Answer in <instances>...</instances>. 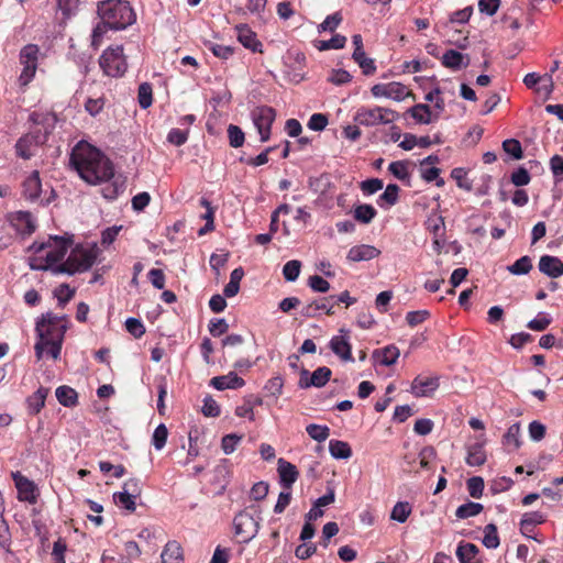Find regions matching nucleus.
<instances>
[{
  "instance_id": "f257e3e1",
  "label": "nucleus",
  "mask_w": 563,
  "mask_h": 563,
  "mask_svg": "<svg viewBox=\"0 0 563 563\" xmlns=\"http://www.w3.org/2000/svg\"><path fill=\"white\" fill-rule=\"evenodd\" d=\"M70 164L88 184L107 181L114 175L111 161L89 144H78L70 154Z\"/></svg>"
},
{
  "instance_id": "f03ea898",
  "label": "nucleus",
  "mask_w": 563,
  "mask_h": 563,
  "mask_svg": "<svg viewBox=\"0 0 563 563\" xmlns=\"http://www.w3.org/2000/svg\"><path fill=\"white\" fill-rule=\"evenodd\" d=\"M35 330L38 336L34 346L36 358L41 360L44 351L47 350V354L57 360L60 355L64 336L67 331L65 317L46 312L37 320Z\"/></svg>"
},
{
  "instance_id": "7ed1b4c3",
  "label": "nucleus",
  "mask_w": 563,
  "mask_h": 563,
  "mask_svg": "<svg viewBox=\"0 0 563 563\" xmlns=\"http://www.w3.org/2000/svg\"><path fill=\"white\" fill-rule=\"evenodd\" d=\"M98 15L113 31L124 30L132 25L135 20V13L125 0H104L98 3Z\"/></svg>"
},
{
  "instance_id": "20e7f679",
  "label": "nucleus",
  "mask_w": 563,
  "mask_h": 563,
  "mask_svg": "<svg viewBox=\"0 0 563 563\" xmlns=\"http://www.w3.org/2000/svg\"><path fill=\"white\" fill-rule=\"evenodd\" d=\"M70 244L71 239L58 235H51L48 240L43 243L34 242L30 247L34 253H40L46 249H48V251L44 257V263L31 265V267L38 271H51L54 274V268L60 264L59 262L65 257Z\"/></svg>"
},
{
  "instance_id": "39448f33",
  "label": "nucleus",
  "mask_w": 563,
  "mask_h": 563,
  "mask_svg": "<svg viewBox=\"0 0 563 563\" xmlns=\"http://www.w3.org/2000/svg\"><path fill=\"white\" fill-rule=\"evenodd\" d=\"M97 258L95 249H85L77 246L71 251L68 258L54 268V274L74 275L82 273L92 267Z\"/></svg>"
},
{
  "instance_id": "423d86ee",
  "label": "nucleus",
  "mask_w": 563,
  "mask_h": 563,
  "mask_svg": "<svg viewBox=\"0 0 563 563\" xmlns=\"http://www.w3.org/2000/svg\"><path fill=\"white\" fill-rule=\"evenodd\" d=\"M399 118L398 112L393 109L384 108L379 106L375 107H360L354 117L353 121L366 128H373L376 125H387L393 123Z\"/></svg>"
},
{
  "instance_id": "0eeeda50",
  "label": "nucleus",
  "mask_w": 563,
  "mask_h": 563,
  "mask_svg": "<svg viewBox=\"0 0 563 563\" xmlns=\"http://www.w3.org/2000/svg\"><path fill=\"white\" fill-rule=\"evenodd\" d=\"M99 65L104 75L109 77L123 76L128 68V64L123 55V47L118 45L103 51L99 58Z\"/></svg>"
},
{
  "instance_id": "6e6552de",
  "label": "nucleus",
  "mask_w": 563,
  "mask_h": 563,
  "mask_svg": "<svg viewBox=\"0 0 563 563\" xmlns=\"http://www.w3.org/2000/svg\"><path fill=\"white\" fill-rule=\"evenodd\" d=\"M261 518H255L247 509L240 511L233 519V528L241 543H249L254 539L260 529Z\"/></svg>"
},
{
  "instance_id": "1a4fd4ad",
  "label": "nucleus",
  "mask_w": 563,
  "mask_h": 563,
  "mask_svg": "<svg viewBox=\"0 0 563 563\" xmlns=\"http://www.w3.org/2000/svg\"><path fill=\"white\" fill-rule=\"evenodd\" d=\"M38 53V46L34 44H27L20 51L19 59L23 68L18 81L21 87H26L34 78L37 69Z\"/></svg>"
},
{
  "instance_id": "9d476101",
  "label": "nucleus",
  "mask_w": 563,
  "mask_h": 563,
  "mask_svg": "<svg viewBox=\"0 0 563 563\" xmlns=\"http://www.w3.org/2000/svg\"><path fill=\"white\" fill-rule=\"evenodd\" d=\"M276 118V111L268 106L256 107L252 111V120L256 126L261 141L266 142L271 137V128Z\"/></svg>"
},
{
  "instance_id": "9b49d317",
  "label": "nucleus",
  "mask_w": 563,
  "mask_h": 563,
  "mask_svg": "<svg viewBox=\"0 0 563 563\" xmlns=\"http://www.w3.org/2000/svg\"><path fill=\"white\" fill-rule=\"evenodd\" d=\"M371 92L375 98H389L395 101H402L408 96H410V91L407 87L400 82H388V84H376L371 88Z\"/></svg>"
},
{
  "instance_id": "f8f14e48",
  "label": "nucleus",
  "mask_w": 563,
  "mask_h": 563,
  "mask_svg": "<svg viewBox=\"0 0 563 563\" xmlns=\"http://www.w3.org/2000/svg\"><path fill=\"white\" fill-rule=\"evenodd\" d=\"M340 334L334 335L330 342L329 347L331 351L344 362H353L352 345L349 341L350 331L346 329H340Z\"/></svg>"
},
{
  "instance_id": "ddd939ff",
  "label": "nucleus",
  "mask_w": 563,
  "mask_h": 563,
  "mask_svg": "<svg viewBox=\"0 0 563 563\" xmlns=\"http://www.w3.org/2000/svg\"><path fill=\"white\" fill-rule=\"evenodd\" d=\"M12 479L14 481L18 489V499L20 501H27L30 504L36 503L35 485L32 481L23 476L19 471L12 472Z\"/></svg>"
},
{
  "instance_id": "4468645a",
  "label": "nucleus",
  "mask_w": 563,
  "mask_h": 563,
  "mask_svg": "<svg viewBox=\"0 0 563 563\" xmlns=\"http://www.w3.org/2000/svg\"><path fill=\"white\" fill-rule=\"evenodd\" d=\"M439 376L418 375L411 383V393L415 397L430 396L439 388Z\"/></svg>"
},
{
  "instance_id": "2eb2a0df",
  "label": "nucleus",
  "mask_w": 563,
  "mask_h": 563,
  "mask_svg": "<svg viewBox=\"0 0 563 563\" xmlns=\"http://www.w3.org/2000/svg\"><path fill=\"white\" fill-rule=\"evenodd\" d=\"M238 41L253 53H263V44L257 38L256 33L247 24L235 26Z\"/></svg>"
},
{
  "instance_id": "dca6fc26",
  "label": "nucleus",
  "mask_w": 563,
  "mask_h": 563,
  "mask_svg": "<svg viewBox=\"0 0 563 563\" xmlns=\"http://www.w3.org/2000/svg\"><path fill=\"white\" fill-rule=\"evenodd\" d=\"M277 472L280 486L286 490H290L299 477L296 465L280 457L277 462Z\"/></svg>"
},
{
  "instance_id": "f3484780",
  "label": "nucleus",
  "mask_w": 563,
  "mask_h": 563,
  "mask_svg": "<svg viewBox=\"0 0 563 563\" xmlns=\"http://www.w3.org/2000/svg\"><path fill=\"white\" fill-rule=\"evenodd\" d=\"M538 267L542 274L550 278H558L563 275V262L556 256H541Z\"/></svg>"
},
{
  "instance_id": "a211bd4d",
  "label": "nucleus",
  "mask_w": 563,
  "mask_h": 563,
  "mask_svg": "<svg viewBox=\"0 0 563 563\" xmlns=\"http://www.w3.org/2000/svg\"><path fill=\"white\" fill-rule=\"evenodd\" d=\"M11 223L21 234L30 235L35 231V222L29 211H18L11 216Z\"/></svg>"
},
{
  "instance_id": "6ab92c4d",
  "label": "nucleus",
  "mask_w": 563,
  "mask_h": 563,
  "mask_svg": "<svg viewBox=\"0 0 563 563\" xmlns=\"http://www.w3.org/2000/svg\"><path fill=\"white\" fill-rule=\"evenodd\" d=\"M380 251L367 244L355 245L350 249L347 253V260L350 262H362V261H371L373 258L378 257Z\"/></svg>"
},
{
  "instance_id": "aec40b11",
  "label": "nucleus",
  "mask_w": 563,
  "mask_h": 563,
  "mask_svg": "<svg viewBox=\"0 0 563 563\" xmlns=\"http://www.w3.org/2000/svg\"><path fill=\"white\" fill-rule=\"evenodd\" d=\"M210 385L218 390L224 389H238L245 385L242 377L238 376L236 373L230 372L228 375L216 376L210 380Z\"/></svg>"
},
{
  "instance_id": "412c9836",
  "label": "nucleus",
  "mask_w": 563,
  "mask_h": 563,
  "mask_svg": "<svg viewBox=\"0 0 563 563\" xmlns=\"http://www.w3.org/2000/svg\"><path fill=\"white\" fill-rule=\"evenodd\" d=\"M442 65L452 70L466 68L470 65V56L455 49H448L442 56Z\"/></svg>"
},
{
  "instance_id": "4be33fe9",
  "label": "nucleus",
  "mask_w": 563,
  "mask_h": 563,
  "mask_svg": "<svg viewBox=\"0 0 563 563\" xmlns=\"http://www.w3.org/2000/svg\"><path fill=\"white\" fill-rule=\"evenodd\" d=\"M399 350L395 345H388L383 349H377L373 352V358L376 363L384 366H391L399 357Z\"/></svg>"
},
{
  "instance_id": "5701e85b",
  "label": "nucleus",
  "mask_w": 563,
  "mask_h": 563,
  "mask_svg": "<svg viewBox=\"0 0 563 563\" xmlns=\"http://www.w3.org/2000/svg\"><path fill=\"white\" fill-rule=\"evenodd\" d=\"M41 190L40 174L37 170H34L23 183V195L26 199L33 201L40 197Z\"/></svg>"
},
{
  "instance_id": "b1692460",
  "label": "nucleus",
  "mask_w": 563,
  "mask_h": 563,
  "mask_svg": "<svg viewBox=\"0 0 563 563\" xmlns=\"http://www.w3.org/2000/svg\"><path fill=\"white\" fill-rule=\"evenodd\" d=\"M49 389L40 387L36 391L26 398V406L30 415H37L45 406L46 397Z\"/></svg>"
},
{
  "instance_id": "393cba45",
  "label": "nucleus",
  "mask_w": 563,
  "mask_h": 563,
  "mask_svg": "<svg viewBox=\"0 0 563 563\" xmlns=\"http://www.w3.org/2000/svg\"><path fill=\"white\" fill-rule=\"evenodd\" d=\"M161 558L162 563H181L184 560L181 545L175 540L168 541L164 547Z\"/></svg>"
},
{
  "instance_id": "a878e982",
  "label": "nucleus",
  "mask_w": 563,
  "mask_h": 563,
  "mask_svg": "<svg viewBox=\"0 0 563 563\" xmlns=\"http://www.w3.org/2000/svg\"><path fill=\"white\" fill-rule=\"evenodd\" d=\"M478 548L473 543H460L456 549V556L460 563H482L477 558Z\"/></svg>"
},
{
  "instance_id": "bb28decb",
  "label": "nucleus",
  "mask_w": 563,
  "mask_h": 563,
  "mask_svg": "<svg viewBox=\"0 0 563 563\" xmlns=\"http://www.w3.org/2000/svg\"><path fill=\"white\" fill-rule=\"evenodd\" d=\"M408 113L418 122L422 124H429L433 120H437L439 115H431V109L428 104L418 103L408 110Z\"/></svg>"
},
{
  "instance_id": "cd10ccee",
  "label": "nucleus",
  "mask_w": 563,
  "mask_h": 563,
  "mask_svg": "<svg viewBox=\"0 0 563 563\" xmlns=\"http://www.w3.org/2000/svg\"><path fill=\"white\" fill-rule=\"evenodd\" d=\"M56 398L64 407H74L78 402L77 391L66 385L59 386L55 391Z\"/></svg>"
},
{
  "instance_id": "c85d7f7f",
  "label": "nucleus",
  "mask_w": 563,
  "mask_h": 563,
  "mask_svg": "<svg viewBox=\"0 0 563 563\" xmlns=\"http://www.w3.org/2000/svg\"><path fill=\"white\" fill-rule=\"evenodd\" d=\"M466 464L470 466H481L486 462V453L482 443H475L468 446Z\"/></svg>"
},
{
  "instance_id": "c756f323",
  "label": "nucleus",
  "mask_w": 563,
  "mask_h": 563,
  "mask_svg": "<svg viewBox=\"0 0 563 563\" xmlns=\"http://www.w3.org/2000/svg\"><path fill=\"white\" fill-rule=\"evenodd\" d=\"M329 451L332 457L346 460L352 456V449L347 442L340 440H330Z\"/></svg>"
},
{
  "instance_id": "7c9ffc66",
  "label": "nucleus",
  "mask_w": 563,
  "mask_h": 563,
  "mask_svg": "<svg viewBox=\"0 0 563 563\" xmlns=\"http://www.w3.org/2000/svg\"><path fill=\"white\" fill-rule=\"evenodd\" d=\"M411 512L412 506L410 503L397 501L390 511V519L399 523H404L407 521Z\"/></svg>"
},
{
  "instance_id": "2f4dec72",
  "label": "nucleus",
  "mask_w": 563,
  "mask_h": 563,
  "mask_svg": "<svg viewBox=\"0 0 563 563\" xmlns=\"http://www.w3.org/2000/svg\"><path fill=\"white\" fill-rule=\"evenodd\" d=\"M377 211L371 205H358L354 208V219L363 224H368L376 217Z\"/></svg>"
},
{
  "instance_id": "473e14b6",
  "label": "nucleus",
  "mask_w": 563,
  "mask_h": 563,
  "mask_svg": "<svg viewBox=\"0 0 563 563\" xmlns=\"http://www.w3.org/2000/svg\"><path fill=\"white\" fill-rule=\"evenodd\" d=\"M540 81L547 82L544 88H545L547 93L550 95L553 90V80H552L551 74H547L542 77V76L538 75L537 73H529L523 78V84L528 88L534 87Z\"/></svg>"
},
{
  "instance_id": "72a5a7b5",
  "label": "nucleus",
  "mask_w": 563,
  "mask_h": 563,
  "mask_svg": "<svg viewBox=\"0 0 563 563\" xmlns=\"http://www.w3.org/2000/svg\"><path fill=\"white\" fill-rule=\"evenodd\" d=\"M331 185V177L325 173L309 179V188L319 195H325Z\"/></svg>"
},
{
  "instance_id": "f704fd0d",
  "label": "nucleus",
  "mask_w": 563,
  "mask_h": 563,
  "mask_svg": "<svg viewBox=\"0 0 563 563\" xmlns=\"http://www.w3.org/2000/svg\"><path fill=\"white\" fill-rule=\"evenodd\" d=\"M484 507L479 503L467 501L460 507H457L455 511V516L459 519H467L471 517H475L483 511Z\"/></svg>"
},
{
  "instance_id": "c9c22d12",
  "label": "nucleus",
  "mask_w": 563,
  "mask_h": 563,
  "mask_svg": "<svg viewBox=\"0 0 563 563\" xmlns=\"http://www.w3.org/2000/svg\"><path fill=\"white\" fill-rule=\"evenodd\" d=\"M331 369L327 366L318 367L310 376L309 383L307 385H312L313 387L321 388L323 387L331 378Z\"/></svg>"
},
{
  "instance_id": "e433bc0d",
  "label": "nucleus",
  "mask_w": 563,
  "mask_h": 563,
  "mask_svg": "<svg viewBox=\"0 0 563 563\" xmlns=\"http://www.w3.org/2000/svg\"><path fill=\"white\" fill-rule=\"evenodd\" d=\"M32 136L23 135L15 144L16 155L23 159H30L33 156L32 147H36Z\"/></svg>"
},
{
  "instance_id": "4c0bfd02",
  "label": "nucleus",
  "mask_w": 563,
  "mask_h": 563,
  "mask_svg": "<svg viewBox=\"0 0 563 563\" xmlns=\"http://www.w3.org/2000/svg\"><path fill=\"white\" fill-rule=\"evenodd\" d=\"M137 101L142 109H147L153 102V89L148 82H142L139 86Z\"/></svg>"
},
{
  "instance_id": "58836bf2",
  "label": "nucleus",
  "mask_w": 563,
  "mask_h": 563,
  "mask_svg": "<svg viewBox=\"0 0 563 563\" xmlns=\"http://www.w3.org/2000/svg\"><path fill=\"white\" fill-rule=\"evenodd\" d=\"M352 58L362 68L364 75L368 76L376 71L374 59L367 57L364 51L361 52V55L353 53Z\"/></svg>"
},
{
  "instance_id": "ea45409f",
  "label": "nucleus",
  "mask_w": 563,
  "mask_h": 563,
  "mask_svg": "<svg viewBox=\"0 0 563 563\" xmlns=\"http://www.w3.org/2000/svg\"><path fill=\"white\" fill-rule=\"evenodd\" d=\"M483 544L488 549H496L499 545L497 527L488 523L484 529Z\"/></svg>"
},
{
  "instance_id": "a19ab883",
  "label": "nucleus",
  "mask_w": 563,
  "mask_h": 563,
  "mask_svg": "<svg viewBox=\"0 0 563 563\" xmlns=\"http://www.w3.org/2000/svg\"><path fill=\"white\" fill-rule=\"evenodd\" d=\"M532 269V262L528 255L517 260L508 267V271L514 275H526Z\"/></svg>"
},
{
  "instance_id": "79ce46f5",
  "label": "nucleus",
  "mask_w": 563,
  "mask_h": 563,
  "mask_svg": "<svg viewBox=\"0 0 563 563\" xmlns=\"http://www.w3.org/2000/svg\"><path fill=\"white\" fill-rule=\"evenodd\" d=\"M306 431L311 439L318 442L325 441L330 435V429L327 426L316 423L308 424Z\"/></svg>"
},
{
  "instance_id": "37998d69",
  "label": "nucleus",
  "mask_w": 563,
  "mask_h": 563,
  "mask_svg": "<svg viewBox=\"0 0 563 563\" xmlns=\"http://www.w3.org/2000/svg\"><path fill=\"white\" fill-rule=\"evenodd\" d=\"M346 37L341 34L333 35L328 41H319L317 45L319 51H328V49H340L345 46Z\"/></svg>"
},
{
  "instance_id": "c03bdc74",
  "label": "nucleus",
  "mask_w": 563,
  "mask_h": 563,
  "mask_svg": "<svg viewBox=\"0 0 563 563\" xmlns=\"http://www.w3.org/2000/svg\"><path fill=\"white\" fill-rule=\"evenodd\" d=\"M301 269V263L297 260L288 261L283 267V275L287 282H295Z\"/></svg>"
},
{
  "instance_id": "a18cd8bd",
  "label": "nucleus",
  "mask_w": 563,
  "mask_h": 563,
  "mask_svg": "<svg viewBox=\"0 0 563 563\" xmlns=\"http://www.w3.org/2000/svg\"><path fill=\"white\" fill-rule=\"evenodd\" d=\"M167 437H168V430L164 423H161L155 428V430L153 432L152 444L154 445V448L156 450L159 451L165 446Z\"/></svg>"
},
{
  "instance_id": "49530a36",
  "label": "nucleus",
  "mask_w": 563,
  "mask_h": 563,
  "mask_svg": "<svg viewBox=\"0 0 563 563\" xmlns=\"http://www.w3.org/2000/svg\"><path fill=\"white\" fill-rule=\"evenodd\" d=\"M388 170L399 180L409 179L408 163L396 161L389 164Z\"/></svg>"
},
{
  "instance_id": "de8ad7c7",
  "label": "nucleus",
  "mask_w": 563,
  "mask_h": 563,
  "mask_svg": "<svg viewBox=\"0 0 563 563\" xmlns=\"http://www.w3.org/2000/svg\"><path fill=\"white\" fill-rule=\"evenodd\" d=\"M229 143L232 147H241L244 143V132L238 125L230 124L228 128Z\"/></svg>"
},
{
  "instance_id": "09e8293b",
  "label": "nucleus",
  "mask_w": 563,
  "mask_h": 563,
  "mask_svg": "<svg viewBox=\"0 0 563 563\" xmlns=\"http://www.w3.org/2000/svg\"><path fill=\"white\" fill-rule=\"evenodd\" d=\"M54 295L57 298L58 306L64 308L65 305L73 299L75 289H71L67 284H62L55 289Z\"/></svg>"
},
{
  "instance_id": "8fccbe9b",
  "label": "nucleus",
  "mask_w": 563,
  "mask_h": 563,
  "mask_svg": "<svg viewBox=\"0 0 563 563\" xmlns=\"http://www.w3.org/2000/svg\"><path fill=\"white\" fill-rule=\"evenodd\" d=\"M504 151L515 159H520L523 156L521 144L518 140L508 139L503 142Z\"/></svg>"
},
{
  "instance_id": "3c124183",
  "label": "nucleus",
  "mask_w": 563,
  "mask_h": 563,
  "mask_svg": "<svg viewBox=\"0 0 563 563\" xmlns=\"http://www.w3.org/2000/svg\"><path fill=\"white\" fill-rule=\"evenodd\" d=\"M399 186L396 184L387 185L385 191L379 196V203L385 201L388 206H394L398 201Z\"/></svg>"
},
{
  "instance_id": "603ef678",
  "label": "nucleus",
  "mask_w": 563,
  "mask_h": 563,
  "mask_svg": "<svg viewBox=\"0 0 563 563\" xmlns=\"http://www.w3.org/2000/svg\"><path fill=\"white\" fill-rule=\"evenodd\" d=\"M514 484L510 477L501 476L493 479L489 484L490 492L496 495L508 490Z\"/></svg>"
},
{
  "instance_id": "864d4df0",
  "label": "nucleus",
  "mask_w": 563,
  "mask_h": 563,
  "mask_svg": "<svg viewBox=\"0 0 563 563\" xmlns=\"http://www.w3.org/2000/svg\"><path fill=\"white\" fill-rule=\"evenodd\" d=\"M468 494L473 498H481L484 492V479L479 476H473L466 482Z\"/></svg>"
},
{
  "instance_id": "5fc2aeb1",
  "label": "nucleus",
  "mask_w": 563,
  "mask_h": 563,
  "mask_svg": "<svg viewBox=\"0 0 563 563\" xmlns=\"http://www.w3.org/2000/svg\"><path fill=\"white\" fill-rule=\"evenodd\" d=\"M342 22V14L335 12L328 15L325 20L319 25V32H334Z\"/></svg>"
},
{
  "instance_id": "6e6d98bb",
  "label": "nucleus",
  "mask_w": 563,
  "mask_h": 563,
  "mask_svg": "<svg viewBox=\"0 0 563 563\" xmlns=\"http://www.w3.org/2000/svg\"><path fill=\"white\" fill-rule=\"evenodd\" d=\"M440 176V168L435 166H431L429 168H422L421 169V177L427 183L435 181V185L438 187L444 186V179L439 177Z\"/></svg>"
},
{
  "instance_id": "4d7b16f0",
  "label": "nucleus",
  "mask_w": 563,
  "mask_h": 563,
  "mask_svg": "<svg viewBox=\"0 0 563 563\" xmlns=\"http://www.w3.org/2000/svg\"><path fill=\"white\" fill-rule=\"evenodd\" d=\"M113 499L115 503L121 504L126 510H129L131 512L135 511V509H136V504H135L136 497L131 496V495L124 493L123 490L119 492V493H114Z\"/></svg>"
},
{
  "instance_id": "13d9d810",
  "label": "nucleus",
  "mask_w": 563,
  "mask_h": 563,
  "mask_svg": "<svg viewBox=\"0 0 563 563\" xmlns=\"http://www.w3.org/2000/svg\"><path fill=\"white\" fill-rule=\"evenodd\" d=\"M551 318L543 312H540L537 318L530 320L527 327L533 331H544L551 323Z\"/></svg>"
},
{
  "instance_id": "bf43d9fd",
  "label": "nucleus",
  "mask_w": 563,
  "mask_h": 563,
  "mask_svg": "<svg viewBox=\"0 0 563 563\" xmlns=\"http://www.w3.org/2000/svg\"><path fill=\"white\" fill-rule=\"evenodd\" d=\"M125 328L130 334H132L135 339L141 338L145 333V327L141 322V320L136 318H128L125 321Z\"/></svg>"
},
{
  "instance_id": "052dcab7",
  "label": "nucleus",
  "mask_w": 563,
  "mask_h": 563,
  "mask_svg": "<svg viewBox=\"0 0 563 563\" xmlns=\"http://www.w3.org/2000/svg\"><path fill=\"white\" fill-rule=\"evenodd\" d=\"M242 435L235 433L227 434L222 438L221 448L225 454H231L235 451L238 443L242 440Z\"/></svg>"
},
{
  "instance_id": "680f3d73",
  "label": "nucleus",
  "mask_w": 563,
  "mask_h": 563,
  "mask_svg": "<svg viewBox=\"0 0 563 563\" xmlns=\"http://www.w3.org/2000/svg\"><path fill=\"white\" fill-rule=\"evenodd\" d=\"M220 412L221 410L218 402L211 396H207L203 399L202 413L206 417L216 418L220 416Z\"/></svg>"
},
{
  "instance_id": "e2e57ef3",
  "label": "nucleus",
  "mask_w": 563,
  "mask_h": 563,
  "mask_svg": "<svg viewBox=\"0 0 563 563\" xmlns=\"http://www.w3.org/2000/svg\"><path fill=\"white\" fill-rule=\"evenodd\" d=\"M309 287L316 292H327L330 289V284L319 275H312L308 279Z\"/></svg>"
},
{
  "instance_id": "0e129e2a",
  "label": "nucleus",
  "mask_w": 563,
  "mask_h": 563,
  "mask_svg": "<svg viewBox=\"0 0 563 563\" xmlns=\"http://www.w3.org/2000/svg\"><path fill=\"white\" fill-rule=\"evenodd\" d=\"M108 30H111L110 25H108L104 21L101 20L92 31L91 44L96 47L99 46Z\"/></svg>"
},
{
  "instance_id": "69168bd1",
  "label": "nucleus",
  "mask_w": 563,
  "mask_h": 563,
  "mask_svg": "<svg viewBox=\"0 0 563 563\" xmlns=\"http://www.w3.org/2000/svg\"><path fill=\"white\" fill-rule=\"evenodd\" d=\"M430 313L428 310H416L409 311L406 314V321L410 327H416L429 318Z\"/></svg>"
},
{
  "instance_id": "338daca9",
  "label": "nucleus",
  "mask_w": 563,
  "mask_h": 563,
  "mask_svg": "<svg viewBox=\"0 0 563 563\" xmlns=\"http://www.w3.org/2000/svg\"><path fill=\"white\" fill-rule=\"evenodd\" d=\"M328 125V117L323 113H314L308 121V128L313 131H322Z\"/></svg>"
},
{
  "instance_id": "774afa93",
  "label": "nucleus",
  "mask_w": 563,
  "mask_h": 563,
  "mask_svg": "<svg viewBox=\"0 0 563 563\" xmlns=\"http://www.w3.org/2000/svg\"><path fill=\"white\" fill-rule=\"evenodd\" d=\"M122 488L124 493L136 498L140 497L142 494V483L139 478H129L128 481L124 482Z\"/></svg>"
}]
</instances>
